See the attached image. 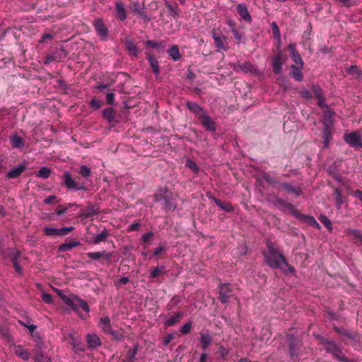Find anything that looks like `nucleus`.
Listing matches in <instances>:
<instances>
[{"label":"nucleus","instance_id":"obj_1","mask_svg":"<svg viewBox=\"0 0 362 362\" xmlns=\"http://www.w3.org/2000/svg\"><path fill=\"white\" fill-rule=\"evenodd\" d=\"M263 256L267 264L272 269H283L284 264H287L285 256L271 242L267 243V250L263 252Z\"/></svg>","mask_w":362,"mask_h":362},{"label":"nucleus","instance_id":"obj_2","mask_svg":"<svg viewBox=\"0 0 362 362\" xmlns=\"http://www.w3.org/2000/svg\"><path fill=\"white\" fill-rule=\"evenodd\" d=\"M286 342L288 346V352L290 358L294 362L299 361V358L302 354L303 341L298 337H295L291 333H287L286 336Z\"/></svg>","mask_w":362,"mask_h":362},{"label":"nucleus","instance_id":"obj_3","mask_svg":"<svg viewBox=\"0 0 362 362\" xmlns=\"http://www.w3.org/2000/svg\"><path fill=\"white\" fill-rule=\"evenodd\" d=\"M320 343L323 346L325 351L332 354L334 358L340 362H353L350 361L343 353L341 347L334 341L322 337Z\"/></svg>","mask_w":362,"mask_h":362},{"label":"nucleus","instance_id":"obj_4","mask_svg":"<svg viewBox=\"0 0 362 362\" xmlns=\"http://www.w3.org/2000/svg\"><path fill=\"white\" fill-rule=\"evenodd\" d=\"M57 293L63 302L70 306L74 311H78V308H81L85 312H89L90 308L88 303L77 296L66 295L63 291L59 289L57 290Z\"/></svg>","mask_w":362,"mask_h":362},{"label":"nucleus","instance_id":"obj_5","mask_svg":"<svg viewBox=\"0 0 362 362\" xmlns=\"http://www.w3.org/2000/svg\"><path fill=\"white\" fill-rule=\"evenodd\" d=\"M62 177L63 183L67 189L75 190L86 189L85 182H81L80 177L73 178L69 172H65Z\"/></svg>","mask_w":362,"mask_h":362},{"label":"nucleus","instance_id":"obj_6","mask_svg":"<svg viewBox=\"0 0 362 362\" xmlns=\"http://www.w3.org/2000/svg\"><path fill=\"white\" fill-rule=\"evenodd\" d=\"M93 26L101 40H106L107 39L109 30L102 18H95L93 21Z\"/></svg>","mask_w":362,"mask_h":362},{"label":"nucleus","instance_id":"obj_7","mask_svg":"<svg viewBox=\"0 0 362 362\" xmlns=\"http://www.w3.org/2000/svg\"><path fill=\"white\" fill-rule=\"evenodd\" d=\"M344 139L348 144L355 149L358 150L359 148H362V138L357 132L344 134Z\"/></svg>","mask_w":362,"mask_h":362},{"label":"nucleus","instance_id":"obj_8","mask_svg":"<svg viewBox=\"0 0 362 362\" xmlns=\"http://www.w3.org/2000/svg\"><path fill=\"white\" fill-rule=\"evenodd\" d=\"M218 300L222 303H226L232 296V288L230 284L221 283L218 286Z\"/></svg>","mask_w":362,"mask_h":362},{"label":"nucleus","instance_id":"obj_9","mask_svg":"<svg viewBox=\"0 0 362 362\" xmlns=\"http://www.w3.org/2000/svg\"><path fill=\"white\" fill-rule=\"evenodd\" d=\"M285 62L284 54L279 52L272 59L273 72L275 74H280L282 72V65Z\"/></svg>","mask_w":362,"mask_h":362},{"label":"nucleus","instance_id":"obj_10","mask_svg":"<svg viewBox=\"0 0 362 362\" xmlns=\"http://www.w3.org/2000/svg\"><path fill=\"white\" fill-rule=\"evenodd\" d=\"M86 255L93 260L95 261H105L110 262L112 257V252H107L105 250H102L99 252H89L86 253Z\"/></svg>","mask_w":362,"mask_h":362},{"label":"nucleus","instance_id":"obj_11","mask_svg":"<svg viewBox=\"0 0 362 362\" xmlns=\"http://www.w3.org/2000/svg\"><path fill=\"white\" fill-rule=\"evenodd\" d=\"M212 37L214 40L215 47L218 50L226 51L228 49L227 37L221 35L216 31H213Z\"/></svg>","mask_w":362,"mask_h":362},{"label":"nucleus","instance_id":"obj_12","mask_svg":"<svg viewBox=\"0 0 362 362\" xmlns=\"http://www.w3.org/2000/svg\"><path fill=\"white\" fill-rule=\"evenodd\" d=\"M283 189L288 193L293 194L295 197H298L303 194L302 188L300 186H294L289 182H280L279 184Z\"/></svg>","mask_w":362,"mask_h":362},{"label":"nucleus","instance_id":"obj_13","mask_svg":"<svg viewBox=\"0 0 362 362\" xmlns=\"http://www.w3.org/2000/svg\"><path fill=\"white\" fill-rule=\"evenodd\" d=\"M236 11L240 17L245 22L250 23L252 21V17L245 3L238 4L236 6Z\"/></svg>","mask_w":362,"mask_h":362},{"label":"nucleus","instance_id":"obj_14","mask_svg":"<svg viewBox=\"0 0 362 362\" xmlns=\"http://www.w3.org/2000/svg\"><path fill=\"white\" fill-rule=\"evenodd\" d=\"M186 107L189 111L194 113L199 119L206 114L204 109L197 103L188 101L186 103Z\"/></svg>","mask_w":362,"mask_h":362},{"label":"nucleus","instance_id":"obj_15","mask_svg":"<svg viewBox=\"0 0 362 362\" xmlns=\"http://www.w3.org/2000/svg\"><path fill=\"white\" fill-rule=\"evenodd\" d=\"M206 130L214 132L216 131V123L211 117L206 113L199 119Z\"/></svg>","mask_w":362,"mask_h":362},{"label":"nucleus","instance_id":"obj_16","mask_svg":"<svg viewBox=\"0 0 362 362\" xmlns=\"http://www.w3.org/2000/svg\"><path fill=\"white\" fill-rule=\"evenodd\" d=\"M103 117L104 119H107L110 124L119 122L117 112L112 107L104 109L103 111Z\"/></svg>","mask_w":362,"mask_h":362},{"label":"nucleus","instance_id":"obj_17","mask_svg":"<svg viewBox=\"0 0 362 362\" xmlns=\"http://www.w3.org/2000/svg\"><path fill=\"white\" fill-rule=\"evenodd\" d=\"M346 234L350 238L354 244L362 245V233L355 229H346Z\"/></svg>","mask_w":362,"mask_h":362},{"label":"nucleus","instance_id":"obj_18","mask_svg":"<svg viewBox=\"0 0 362 362\" xmlns=\"http://www.w3.org/2000/svg\"><path fill=\"white\" fill-rule=\"evenodd\" d=\"M98 214V209L93 206L90 202L88 203V206L83 211H81L80 216L83 218H88Z\"/></svg>","mask_w":362,"mask_h":362},{"label":"nucleus","instance_id":"obj_19","mask_svg":"<svg viewBox=\"0 0 362 362\" xmlns=\"http://www.w3.org/2000/svg\"><path fill=\"white\" fill-rule=\"evenodd\" d=\"M332 126H324L322 131V139H323V148H327L329 147V141L332 138Z\"/></svg>","mask_w":362,"mask_h":362},{"label":"nucleus","instance_id":"obj_20","mask_svg":"<svg viewBox=\"0 0 362 362\" xmlns=\"http://www.w3.org/2000/svg\"><path fill=\"white\" fill-rule=\"evenodd\" d=\"M139 345L135 344L133 347H131L127 351L124 358L122 359V362H136V356L138 353Z\"/></svg>","mask_w":362,"mask_h":362},{"label":"nucleus","instance_id":"obj_21","mask_svg":"<svg viewBox=\"0 0 362 362\" xmlns=\"http://www.w3.org/2000/svg\"><path fill=\"white\" fill-rule=\"evenodd\" d=\"M88 346L90 349H95L101 346V341L96 334H88L86 336Z\"/></svg>","mask_w":362,"mask_h":362},{"label":"nucleus","instance_id":"obj_22","mask_svg":"<svg viewBox=\"0 0 362 362\" xmlns=\"http://www.w3.org/2000/svg\"><path fill=\"white\" fill-rule=\"evenodd\" d=\"M165 7L168 8L170 12L169 16L173 17L174 19H177L181 16L182 11L180 9L178 4L175 3L174 4H170L169 2H165Z\"/></svg>","mask_w":362,"mask_h":362},{"label":"nucleus","instance_id":"obj_23","mask_svg":"<svg viewBox=\"0 0 362 362\" xmlns=\"http://www.w3.org/2000/svg\"><path fill=\"white\" fill-rule=\"evenodd\" d=\"M26 165L24 164H21L17 167H15L11 169L6 174V177L9 179L17 178L19 177L26 170Z\"/></svg>","mask_w":362,"mask_h":362},{"label":"nucleus","instance_id":"obj_24","mask_svg":"<svg viewBox=\"0 0 362 362\" xmlns=\"http://www.w3.org/2000/svg\"><path fill=\"white\" fill-rule=\"evenodd\" d=\"M333 197H334V199L335 202V206H336L337 209H341V205L346 201V197H344L342 195L341 190L338 187H335L334 189Z\"/></svg>","mask_w":362,"mask_h":362},{"label":"nucleus","instance_id":"obj_25","mask_svg":"<svg viewBox=\"0 0 362 362\" xmlns=\"http://www.w3.org/2000/svg\"><path fill=\"white\" fill-rule=\"evenodd\" d=\"M182 316H183V313L177 312V313H175L174 315H170L169 317H165L163 320L164 324L167 327L173 326V325H175L176 323H177L178 322H180V320L182 317Z\"/></svg>","mask_w":362,"mask_h":362},{"label":"nucleus","instance_id":"obj_26","mask_svg":"<svg viewBox=\"0 0 362 362\" xmlns=\"http://www.w3.org/2000/svg\"><path fill=\"white\" fill-rule=\"evenodd\" d=\"M213 341L212 337L208 333L202 332L200 334L199 342L201 348L203 351H206L209 346L211 345Z\"/></svg>","mask_w":362,"mask_h":362},{"label":"nucleus","instance_id":"obj_27","mask_svg":"<svg viewBox=\"0 0 362 362\" xmlns=\"http://www.w3.org/2000/svg\"><path fill=\"white\" fill-rule=\"evenodd\" d=\"M324 117L322 119L323 126H333L332 117L334 115V112L329 107H326L323 110Z\"/></svg>","mask_w":362,"mask_h":362},{"label":"nucleus","instance_id":"obj_28","mask_svg":"<svg viewBox=\"0 0 362 362\" xmlns=\"http://www.w3.org/2000/svg\"><path fill=\"white\" fill-rule=\"evenodd\" d=\"M116 16L120 21H124L127 18V11L124 4L121 1H117L115 4Z\"/></svg>","mask_w":362,"mask_h":362},{"label":"nucleus","instance_id":"obj_29","mask_svg":"<svg viewBox=\"0 0 362 362\" xmlns=\"http://www.w3.org/2000/svg\"><path fill=\"white\" fill-rule=\"evenodd\" d=\"M9 139L13 148H20L25 146V140L17 134H13Z\"/></svg>","mask_w":362,"mask_h":362},{"label":"nucleus","instance_id":"obj_30","mask_svg":"<svg viewBox=\"0 0 362 362\" xmlns=\"http://www.w3.org/2000/svg\"><path fill=\"white\" fill-rule=\"evenodd\" d=\"M303 67L297 65L291 66L290 76H292L296 81H301L303 79V74L301 71Z\"/></svg>","mask_w":362,"mask_h":362},{"label":"nucleus","instance_id":"obj_31","mask_svg":"<svg viewBox=\"0 0 362 362\" xmlns=\"http://www.w3.org/2000/svg\"><path fill=\"white\" fill-rule=\"evenodd\" d=\"M130 9L132 12L138 13L142 17H146L143 11L144 3L141 2L139 0L132 1L130 5Z\"/></svg>","mask_w":362,"mask_h":362},{"label":"nucleus","instance_id":"obj_32","mask_svg":"<svg viewBox=\"0 0 362 362\" xmlns=\"http://www.w3.org/2000/svg\"><path fill=\"white\" fill-rule=\"evenodd\" d=\"M276 205H278L286 209L289 210L291 212V214H293L294 216L297 213L296 207L291 203H289L284 199L277 198L276 199Z\"/></svg>","mask_w":362,"mask_h":362},{"label":"nucleus","instance_id":"obj_33","mask_svg":"<svg viewBox=\"0 0 362 362\" xmlns=\"http://www.w3.org/2000/svg\"><path fill=\"white\" fill-rule=\"evenodd\" d=\"M147 56L148 61L149 62V64L152 69L153 74L156 75H158L160 73V66L158 61L157 60L156 58L153 57V54L150 53H148Z\"/></svg>","mask_w":362,"mask_h":362},{"label":"nucleus","instance_id":"obj_34","mask_svg":"<svg viewBox=\"0 0 362 362\" xmlns=\"http://www.w3.org/2000/svg\"><path fill=\"white\" fill-rule=\"evenodd\" d=\"M101 329L105 334H110L112 329L111 327V321L109 317H102L100 320Z\"/></svg>","mask_w":362,"mask_h":362},{"label":"nucleus","instance_id":"obj_35","mask_svg":"<svg viewBox=\"0 0 362 362\" xmlns=\"http://www.w3.org/2000/svg\"><path fill=\"white\" fill-rule=\"evenodd\" d=\"M81 245V243L78 240H71L69 241H67L63 244H62L59 247V250L61 252H66L70 250L71 248L78 246Z\"/></svg>","mask_w":362,"mask_h":362},{"label":"nucleus","instance_id":"obj_36","mask_svg":"<svg viewBox=\"0 0 362 362\" xmlns=\"http://www.w3.org/2000/svg\"><path fill=\"white\" fill-rule=\"evenodd\" d=\"M212 199L215 204L222 210L226 212H231L233 211V207L230 203L221 202L219 199L216 197H212Z\"/></svg>","mask_w":362,"mask_h":362},{"label":"nucleus","instance_id":"obj_37","mask_svg":"<svg viewBox=\"0 0 362 362\" xmlns=\"http://www.w3.org/2000/svg\"><path fill=\"white\" fill-rule=\"evenodd\" d=\"M20 255H21V252L18 250L13 251L10 254L11 261L13 263V267L15 269V270L18 273L22 272V268L21 267V266L19 265L18 262V259Z\"/></svg>","mask_w":362,"mask_h":362},{"label":"nucleus","instance_id":"obj_38","mask_svg":"<svg viewBox=\"0 0 362 362\" xmlns=\"http://www.w3.org/2000/svg\"><path fill=\"white\" fill-rule=\"evenodd\" d=\"M168 54L169 56L175 61L177 62L180 60L182 57V55L180 52V49L177 45H173L168 51Z\"/></svg>","mask_w":362,"mask_h":362},{"label":"nucleus","instance_id":"obj_39","mask_svg":"<svg viewBox=\"0 0 362 362\" xmlns=\"http://www.w3.org/2000/svg\"><path fill=\"white\" fill-rule=\"evenodd\" d=\"M166 274L165 267L162 265L160 267H153L150 271V278L151 279H156L159 276L163 275Z\"/></svg>","mask_w":362,"mask_h":362},{"label":"nucleus","instance_id":"obj_40","mask_svg":"<svg viewBox=\"0 0 362 362\" xmlns=\"http://www.w3.org/2000/svg\"><path fill=\"white\" fill-rule=\"evenodd\" d=\"M125 45H126V48L129 52V54L134 57H137V55L139 52V49L138 47L134 44L133 40H127L126 42Z\"/></svg>","mask_w":362,"mask_h":362},{"label":"nucleus","instance_id":"obj_41","mask_svg":"<svg viewBox=\"0 0 362 362\" xmlns=\"http://www.w3.org/2000/svg\"><path fill=\"white\" fill-rule=\"evenodd\" d=\"M109 235L110 233L108 230L107 229H104L100 233L96 235L92 238V243L95 245H98L104 241Z\"/></svg>","mask_w":362,"mask_h":362},{"label":"nucleus","instance_id":"obj_42","mask_svg":"<svg viewBox=\"0 0 362 362\" xmlns=\"http://www.w3.org/2000/svg\"><path fill=\"white\" fill-rule=\"evenodd\" d=\"M15 354L16 356L21 358L23 361H28L30 357V354L28 351L21 346L16 347Z\"/></svg>","mask_w":362,"mask_h":362},{"label":"nucleus","instance_id":"obj_43","mask_svg":"<svg viewBox=\"0 0 362 362\" xmlns=\"http://www.w3.org/2000/svg\"><path fill=\"white\" fill-rule=\"evenodd\" d=\"M238 66L240 70L245 73H252L256 71L253 65L248 62H244L243 64H238Z\"/></svg>","mask_w":362,"mask_h":362},{"label":"nucleus","instance_id":"obj_44","mask_svg":"<svg viewBox=\"0 0 362 362\" xmlns=\"http://www.w3.org/2000/svg\"><path fill=\"white\" fill-rule=\"evenodd\" d=\"M271 27H272V34H273L274 38L275 40H276L278 41V42L280 44L281 43V33H280V30L278 27L277 23L274 21L272 22Z\"/></svg>","mask_w":362,"mask_h":362},{"label":"nucleus","instance_id":"obj_45","mask_svg":"<svg viewBox=\"0 0 362 362\" xmlns=\"http://www.w3.org/2000/svg\"><path fill=\"white\" fill-rule=\"evenodd\" d=\"M291 57L293 62L295 63L294 65L300 66L301 67H303V61L297 50H293L291 53Z\"/></svg>","mask_w":362,"mask_h":362},{"label":"nucleus","instance_id":"obj_46","mask_svg":"<svg viewBox=\"0 0 362 362\" xmlns=\"http://www.w3.org/2000/svg\"><path fill=\"white\" fill-rule=\"evenodd\" d=\"M262 177L264 180L267 181V183L271 185L279 186V184L280 182L279 180L272 177L269 173L265 172L262 173Z\"/></svg>","mask_w":362,"mask_h":362},{"label":"nucleus","instance_id":"obj_47","mask_svg":"<svg viewBox=\"0 0 362 362\" xmlns=\"http://www.w3.org/2000/svg\"><path fill=\"white\" fill-rule=\"evenodd\" d=\"M334 330L336 332H337L338 334H339L341 335H344V336L348 337L349 339H353L354 338V334L351 332L348 331L347 329H345L343 327H339L334 326Z\"/></svg>","mask_w":362,"mask_h":362},{"label":"nucleus","instance_id":"obj_48","mask_svg":"<svg viewBox=\"0 0 362 362\" xmlns=\"http://www.w3.org/2000/svg\"><path fill=\"white\" fill-rule=\"evenodd\" d=\"M169 247L166 245H160L156 247L153 251V256H160L162 254H165L168 250Z\"/></svg>","mask_w":362,"mask_h":362},{"label":"nucleus","instance_id":"obj_49","mask_svg":"<svg viewBox=\"0 0 362 362\" xmlns=\"http://www.w3.org/2000/svg\"><path fill=\"white\" fill-rule=\"evenodd\" d=\"M319 220L328 229L329 232L332 231V221L326 216L321 214L319 216Z\"/></svg>","mask_w":362,"mask_h":362},{"label":"nucleus","instance_id":"obj_50","mask_svg":"<svg viewBox=\"0 0 362 362\" xmlns=\"http://www.w3.org/2000/svg\"><path fill=\"white\" fill-rule=\"evenodd\" d=\"M51 175V170L47 167H42L37 173V177L42 178H48Z\"/></svg>","mask_w":362,"mask_h":362},{"label":"nucleus","instance_id":"obj_51","mask_svg":"<svg viewBox=\"0 0 362 362\" xmlns=\"http://www.w3.org/2000/svg\"><path fill=\"white\" fill-rule=\"evenodd\" d=\"M71 341L70 343L73 346V349L75 351H83L84 349L81 347L80 341L74 337L72 334H70Z\"/></svg>","mask_w":362,"mask_h":362},{"label":"nucleus","instance_id":"obj_52","mask_svg":"<svg viewBox=\"0 0 362 362\" xmlns=\"http://www.w3.org/2000/svg\"><path fill=\"white\" fill-rule=\"evenodd\" d=\"M349 74L356 76L357 78H361L362 72L356 66H351L347 70Z\"/></svg>","mask_w":362,"mask_h":362},{"label":"nucleus","instance_id":"obj_53","mask_svg":"<svg viewBox=\"0 0 362 362\" xmlns=\"http://www.w3.org/2000/svg\"><path fill=\"white\" fill-rule=\"evenodd\" d=\"M295 216L302 219L303 221H305L310 226H311L313 223V221L315 220V218L313 216L309 215H304L302 214H299L298 212L296 214Z\"/></svg>","mask_w":362,"mask_h":362},{"label":"nucleus","instance_id":"obj_54","mask_svg":"<svg viewBox=\"0 0 362 362\" xmlns=\"http://www.w3.org/2000/svg\"><path fill=\"white\" fill-rule=\"evenodd\" d=\"M164 206L167 210H174L176 208V204L170 201V197L166 194L163 197Z\"/></svg>","mask_w":362,"mask_h":362},{"label":"nucleus","instance_id":"obj_55","mask_svg":"<svg viewBox=\"0 0 362 362\" xmlns=\"http://www.w3.org/2000/svg\"><path fill=\"white\" fill-rule=\"evenodd\" d=\"M43 231L47 236H59V228L45 227L44 228Z\"/></svg>","mask_w":362,"mask_h":362},{"label":"nucleus","instance_id":"obj_56","mask_svg":"<svg viewBox=\"0 0 362 362\" xmlns=\"http://www.w3.org/2000/svg\"><path fill=\"white\" fill-rule=\"evenodd\" d=\"M34 359L35 362H50V360L48 358V357L45 356L40 351H37L36 352Z\"/></svg>","mask_w":362,"mask_h":362},{"label":"nucleus","instance_id":"obj_57","mask_svg":"<svg viewBox=\"0 0 362 362\" xmlns=\"http://www.w3.org/2000/svg\"><path fill=\"white\" fill-rule=\"evenodd\" d=\"M90 168L86 165H81L79 168L78 173L84 178L88 177L90 175Z\"/></svg>","mask_w":362,"mask_h":362},{"label":"nucleus","instance_id":"obj_58","mask_svg":"<svg viewBox=\"0 0 362 362\" xmlns=\"http://www.w3.org/2000/svg\"><path fill=\"white\" fill-rule=\"evenodd\" d=\"M146 45L151 47L157 49L158 50H162L163 49V46L160 42H158L155 40H147L146 42Z\"/></svg>","mask_w":362,"mask_h":362},{"label":"nucleus","instance_id":"obj_59","mask_svg":"<svg viewBox=\"0 0 362 362\" xmlns=\"http://www.w3.org/2000/svg\"><path fill=\"white\" fill-rule=\"evenodd\" d=\"M109 334H110L117 341H121L124 339L123 332L121 330H112Z\"/></svg>","mask_w":362,"mask_h":362},{"label":"nucleus","instance_id":"obj_60","mask_svg":"<svg viewBox=\"0 0 362 362\" xmlns=\"http://www.w3.org/2000/svg\"><path fill=\"white\" fill-rule=\"evenodd\" d=\"M115 101V93L114 90L108 92L106 95V102L108 105H112Z\"/></svg>","mask_w":362,"mask_h":362},{"label":"nucleus","instance_id":"obj_61","mask_svg":"<svg viewBox=\"0 0 362 362\" xmlns=\"http://www.w3.org/2000/svg\"><path fill=\"white\" fill-rule=\"evenodd\" d=\"M102 104L103 103L96 98H93L89 103L90 107L94 110H98L102 106Z\"/></svg>","mask_w":362,"mask_h":362},{"label":"nucleus","instance_id":"obj_62","mask_svg":"<svg viewBox=\"0 0 362 362\" xmlns=\"http://www.w3.org/2000/svg\"><path fill=\"white\" fill-rule=\"evenodd\" d=\"M313 90L315 95V97L317 99H320L324 97L323 92L321 88L317 86H313Z\"/></svg>","mask_w":362,"mask_h":362},{"label":"nucleus","instance_id":"obj_63","mask_svg":"<svg viewBox=\"0 0 362 362\" xmlns=\"http://www.w3.org/2000/svg\"><path fill=\"white\" fill-rule=\"evenodd\" d=\"M186 166L195 173L198 172L199 170V168L197 163L191 160H187Z\"/></svg>","mask_w":362,"mask_h":362},{"label":"nucleus","instance_id":"obj_64","mask_svg":"<svg viewBox=\"0 0 362 362\" xmlns=\"http://www.w3.org/2000/svg\"><path fill=\"white\" fill-rule=\"evenodd\" d=\"M74 229V227L71 226V227H64V228H59V236H64L69 233H71V231H73Z\"/></svg>","mask_w":362,"mask_h":362}]
</instances>
